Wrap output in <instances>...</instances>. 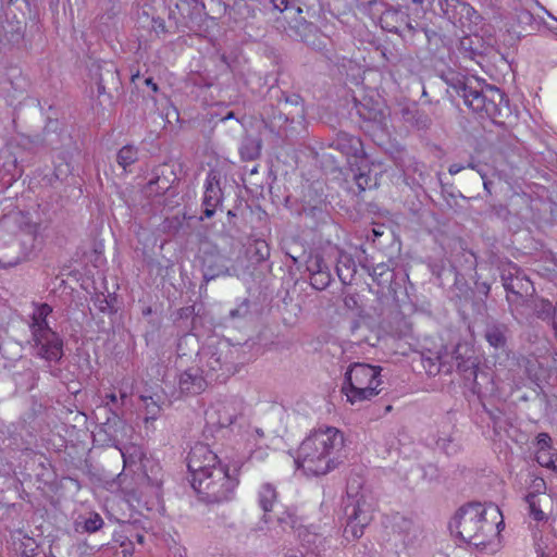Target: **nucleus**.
<instances>
[{"label": "nucleus", "instance_id": "f257e3e1", "mask_svg": "<svg viewBox=\"0 0 557 557\" xmlns=\"http://www.w3.org/2000/svg\"><path fill=\"white\" fill-rule=\"evenodd\" d=\"M343 447L344 435L339 430L319 428L301 442L295 462L308 474L324 475L342 462L338 453Z\"/></svg>", "mask_w": 557, "mask_h": 557}, {"label": "nucleus", "instance_id": "f03ea898", "mask_svg": "<svg viewBox=\"0 0 557 557\" xmlns=\"http://www.w3.org/2000/svg\"><path fill=\"white\" fill-rule=\"evenodd\" d=\"M503 524V516L496 505L484 507L480 503H470L458 510L450 527L457 529V534L465 542L480 547L490 543Z\"/></svg>", "mask_w": 557, "mask_h": 557}, {"label": "nucleus", "instance_id": "7ed1b4c3", "mask_svg": "<svg viewBox=\"0 0 557 557\" xmlns=\"http://www.w3.org/2000/svg\"><path fill=\"white\" fill-rule=\"evenodd\" d=\"M447 85L450 97L456 95L462 98L473 112L496 119L502 115L503 107L507 108V100L499 88L475 77H451L447 79Z\"/></svg>", "mask_w": 557, "mask_h": 557}, {"label": "nucleus", "instance_id": "20e7f679", "mask_svg": "<svg viewBox=\"0 0 557 557\" xmlns=\"http://www.w3.org/2000/svg\"><path fill=\"white\" fill-rule=\"evenodd\" d=\"M240 351L228 341L211 339L197 351V360L210 382L224 383L238 371Z\"/></svg>", "mask_w": 557, "mask_h": 557}, {"label": "nucleus", "instance_id": "39448f33", "mask_svg": "<svg viewBox=\"0 0 557 557\" xmlns=\"http://www.w3.org/2000/svg\"><path fill=\"white\" fill-rule=\"evenodd\" d=\"M381 368L368 363L355 362L345 373V382L342 392L351 404L370 400L382 391L380 387Z\"/></svg>", "mask_w": 557, "mask_h": 557}, {"label": "nucleus", "instance_id": "423d86ee", "mask_svg": "<svg viewBox=\"0 0 557 557\" xmlns=\"http://www.w3.org/2000/svg\"><path fill=\"white\" fill-rule=\"evenodd\" d=\"M191 486L203 502L221 503L231 498L236 480L230 476L225 467L219 466L193 476Z\"/></svg>", "mask_w": 557, "mask_h": 557}, {"label": "nucleus", "instance_id": "0eeeda50", "mask_svg": "<svg viewBox=\"0 0 557 557\" xmlns=\"http://www.w3.org/2000/svg\"><path fill=\"white\" fill-rule=\"evenodd\" d=\"M344 511L347 519L344 528V537L347 541L361 537L363 529L372 520L373 503L371 497L367 496L363 492L352 494V486H348Z\"/></svg>", "mask_w": 557, "mask_h": 557}, {"label": "nucleus", "instance_id": "6e6552de", "mask_svg": "<svg viewBox=\"0 0 557 557\" xmlns=\"http://www.w3.org/2000/svg\"><path fill=\"white\" fill-rule=\"evenodd\" d=\"M271 111L272 113H263V121L271 132L281 133L288 123H301L305 119V109L298 95L285 97Z\"/></svg>", "mask_w": 557, "mask_h": 557}, {"label": "nucleus", "instance_id": "1a4fd4ad", "mask_svg": "<svg viewBox=\"0 0 557 557\" xmlns=\"http://www.w3.org/2000/svg\"><path fill=\"white\" fill-rule=\"evenodd\" d=\"M442 14L456 27L471 32L483 17L478 10L463 0H438Z\"/></svg>", "mask_w": 557, "mask_h": 557}, {"label": "nucleus", "instance_id": "9d476101", "mask_svg": "<svg viewBox=\"0 0 557 557\" xmlns=\"http://www.w3.org/2000/svg\"><path fill=\"white\" fill-rule=\"evenodd\" d=\"M500 278L509 302L525 301L524 298L532 296L534 292L533 284L524 272L511 262L500 268Z\"/></svg>", "mask_w": 557, "mask_h": 557}, {"label": "nucleus", "instance_id": "9b49d317", "mask_svg": "<svg viewBox=\"0 0 557 557\" xmlns=\"http://www.w3.org/2000/svg\"><path fill=\"white\" fill-rule=\"evenodd\" d=\"M29 344L35 355L49 362H60L63 352V339L53 330L41 331L40 329L30 333Z\"/></svg>", "mask_w": 557, "mask_h": 557}, {"label": "nucleus", "instance_id": "f8f14e48", "mask_svg": "<svg viewBox=\"0 0 557 557\" xmlns=\"http://www.w3.org/2000/svg\"><path fill=\"white\" fill-rule=\"evenodd\" d=\"M382 28L387 32L399 34L407 38V34L414 35L419 32L420 23L413 22V16L397 3L396 7H389L384 10L380 17Z\"/></svg>", "mask_w": 557, "mask_h": 557}, {"label": "nucleus", "instance_id": "ddd939ff", "mask_svg": "<svg viewBox=\"0 0 557 557\" xmlns=\"http://www.w3.org/2000/svg\"><path fill=\"white\" fill-rule=\"evenodd\" d=\"M302 8L296 7V13L293 16H284L287 26L285 27L286 34L294 39L300 40L313 48H321V32L317 25L308 22L301 16Z\"/></svg>", "mask_w": 557, "mask_h": 557}, {"label": "nucleus", "instance_id": "4468645a", "mask_svg": "<svg viewBox=\"0 0 557 557\" xmlns=\"http://www.w3.org/2000/svg\"><path fill=\"white\" fill-rule=\"evenodd\" d=\"M449 359L455 360L457 371L463 379L472 383L473 392H480L481 384L478 381L479 360L473 348L468 344H458L453 355H449Z\"/></svg>", "mask_w": 557, "mask_h": 557}, {"label": "nucleus", "instance_id": "2eb2a0df", "mask_svg": "<svg viewBox=\"0 0 557 557\" xmlns=\"http://www.w3.org/2000/svg\"><path fill=\"white\" fill-rule=\"evenodd\" d=\"M219 466L221 465L218 456L206 444H196L188 454L187 467L191 478L196 474L206 473Z\"/></svg>", "mask_w": 557, "mask_h": 557}, {"label": "nucleus", "instance_id": "dca6fc26", "mask_svg": "<svg viewBox=\"0 0 557 557\" xmlns=\"http://www.w3.org/2000/svg\"><path fill=\"white\" fill-rule=\"evenodd\" d=\"M306 270L310 276V284L314 289L324 290L332 282L330 264L322 255L310 253L306 260Z\"/></svg>", "mask_w": 557, "mask_h": 557}, {"label": "nucleus", "instance_id": "f3484780", "mask_svg": "<svg viewBox=\"0 0 557 557\" xmlns=\"http://www.w3.org/2000/svg\"><path fill=\"white\" fill-rule=\"evenodd\" d=\"M223 193L220 185V175L216 171H209L205 185V195L202 199L203 218L210 219L214 215L216 209L222 205Z\"/></svg>", "mask_w": 557, "mask_h": 557}, {"label": "nucleus", "instance_id": "a211bd4d", "mask_svg": "<svg viewBox=\"0 0 557 557\" xmlns=\"http://www.w3.org/2000/svg\"><path fill=\"white\" fill-rule=\"evenodd\" d=\"M177 180L174 165L168 163L160 164L153 170V177L146 186V195L148 197L163 195Z\"/></svg>", "mask_w": 557, "mask_h": 557}, {"label": "nucleus", "instance_id": "6ab92c4d", "mask_svg": "<svg viewBox=\"0 0 557 557\" xmlns=\"http://www.w3.org/2000/svg\"><path fill=\"white\" fill-rule=\"evenodd\" d=\"M211 383L201 371V366H193L183 371L180 375L178 387L182 394L198 395Z\"/></svg>", "mask_w": 557, "mask_h": 557}, {"label": "nucleus", "instance_id": "aec40b11", "mask_svg": "<svg viewBox=\"0 0 557 557\" xmlns=\"http://www.w3.org/2000/svg\"><path fill=\"white\" fill-rule=\"evenodd\" d=\"M26 251L22 248L21 242L14 236L8 240H0V265L3 268L15 267L25 260Z\"/></svg>", "mask_w": 557, "mask_h": 557}, {"label": "nucleus", "instance_id": "412c9836", "mask_svg": "<svg viewBox=\"0 0 557 557\" xmlns=\"http://www.w3.org/2000/svg\"><path fill=\"white\" fill-rule=\"evenodd\" d=\"M98 95L107 94L108 89H116L120 84L119 71L112 62H103L97 65Z\"/></svg>", "mask_w": 557, "mask_h": 557}, {"label": "nucleus", "instance_id": "4be33fe9", "mask_svg": "<svg viewBox=\"0 0 557 557\" xmlns=\"http://www.w3.org/2000/svg\"><path fill=\"white\" fill-rule=\"evenodd\" d=\"M525 304L544 322L552 324L557 319V302L553 305L548 299L536 297L525 299Z\"/></svg>", "mask_w": 557, "mask_h": 557}, {"label": "nucleus", "instance_id": "5701e85b", "mask_svg": "<svg viewBox=\"0 0 557 557\" xmlns=\"http://www.w3.org/2000/svg\"><path fill=\"white\" fill-rule=\"evenodd\" d=\"M202 272L206 281H211L218 276L228 273L226 261L222 256L210 255L203 258Z\"/></svg>", "mask_w": 557, "mask_h": 557}, {"label": "nucleus", "instance_id": "b1692460", "mask_svg": "<svg viewBox=\"0 0 557 557\" xmlns=\"http://www.w3.org/2000/svg\"><path fill=\"white\" fill-rule=\"evenodd\" d=\"M24 38V27L20 22L7 21L0 24V42L8 46H17Z\"/></svg>", "mask_w": 557, "mask_h": 557}, {"label": "nucleus", "instance_id": "393cba45", "mask_svg": "<svg viewBox=\"0 0 557 557\" xmlns=\"http://www.w3.org/2000/svg\"><path fill=\"white\" fill-rule=\"evenodd\" d=\"M508 327L505 324H488L484 332L486 342L495 349H505L507 345Z\"/></svg>", "mask_w": 557, "mask_h": 557}, {"label": "nucleus", "instance_id": "a878e982", "mask_svg": "<svg viewBox=\"0 0 557 557\" xmlns=\"http://www.w3.org/2000/svg\"><path fill=\"white\" fill-rule=\"evenodd\" d=\"M423 367L431 375H436L440 372L450 373L453 366L449 361L448 354H436L434 357H423Z\"/></svg>", "mask_w": 557, "mask_h": 557}, {"label": "nucleus", "instance_id": "bb28decb", "mask_svg": "<svg viewBox=\"0 0 557 557\" xmlns=\"http://www.w3.org/2000/svg\"><path fill=\"white\" fill-rule=\"evenodd\" d=\"M262 140L259 136L246 135L243 138L239 153L244 161H252L259 158Z\"/></svg>", "mask_w": 557, "mask_h": 557}, {"label": "nucleus", "instance_id": "cd10ccee", "mask_svg": "<svg viewBox=\"0 0 557 557\" xmlns=\"http://www.w3.org/2000/svg\"><path fill=\"white\" fill-rule=\"evenodd\" d=\"M277 498V493L275 487L270 483H264L261 485L258 499L259 505L264 511L263 520L265 523L270 521V518L268 516V512H270L273 508V505L275 504Z\"/></svg>", "mask_w": 557, "mask_h": 557}, {"label": "nucleus", "instance_id": "c85d7f7f", "mask_svg": "<svg viewBox=\"0 0 557 557\" xmlns=\"http://www.w3.org/2000/svg\"><path fill=\"white\" fill-rule=\"evenodd\" d=\"M52 312L51 306L48 304H40L36 306V309L34 310L32 317H30V323H29V330L30 333H34V331L41 330H52L48 322L47 318Z\"/></svg>", "mask_w": 557, "mask_h": 557}, {"label": "nucleus", "instance_id": "c756f323", "mask_svg": "<svg viewBox=\"0 0 557 557\" xmlns=\"http://www.w3.org/2000/svg\"><path fill=\"white\" fill-rule=\"evenodd\" d=\"M356 272V264L354 259L347 255L341 252L337 259L336 273L343 284H348Z\"/></svg>", "mask_w": 557, "mask_h": 557}, {"label": "nucleus", "instance_id": "7c9ffc66", "mask_svg": "<svg viewBox=\"0 0 557 557\" xmlns=\"http://www.w3.org/2000/svg\"><path fill=\"white\" fill-rule=\"evenodd\" d=\"M434 0H398V4L413 16V22L424 17L425 13L431 10Z\"/></svg>", "mask_w": 557, "mask_h": 557}, {"label": "nucleus", "instance_id": "2f4dec72", "mask_svg": "<svg viewBox=\"0 0 557 557\" xmlns=\"http://www.w3.org/2000/svg\"><path fill=\"white\" fill-rule=\"evenodd\" d=\"M299 215L312 220L313 225H318L319 223L324 222L327 218L325 205L322 203L315 206L304 205L299 211Z\"/></svg>", "mask_w": 557, "mask_h": 557}, {"label": "nucleus", "instance_id": "473e14b6", "mask_svg": "<svg viewBox=\"0 0 557 557\" xmlns=\"http://www.w3.org/2000/svg\"><path fill=\"white\" fill-rule=\"evenodd\" d=\"M398 532L404 534L403 542L405 545H410L417 539L418 527L414 523L406 518H401L400 521L396 524Z\"/></svg>", "mask_w": 557, "mask_h": 557}, {"label": "nucleus", "instance_id": "72a5a7b5", "mask_svg": "<svg viewBox=\"0 0 557 557\" xmlns=\"http://www.w3.org/2000/svg\"><path fill=\"white\" fill-rule=\"evenodd\" d=\"M251 259L257 263L265 261L270 257V247L263 239H256L249 247Z\"/></svg>", "mask_w": 557, "mask_h": 557}, {"label": "nucleus", "instance_id": "f704fd0d", "mask_svg": "<svg viewBox=\"0 0 557 557\" xmlns=\"http://www.w3.org/2000/svg\"><path fill=\"white\" fill-rule=\"evenodd\" d=\"M138 159V151L133 146H124L122 147L117 154H116V161L119 165H121L124 170L135 163Z\"/></svg>", "mask_w": 557, "mask_h": 557}, {"label": "nucleus", "instance_id": "c9c22d12", "mask_svg": "<svg viewBox=\"0 0 557 557\" xmlns=\"http://www.w3.org/2000/svg\"><path fill=\"white\" fill-rule=\"evenodd\" d=\"M115 297L106 296L104 294H96L92 297L94 306L102 313H114L116 310L114 308Z\"/></svg>", "mask_w": 557, "mask_h": 557}, {"label": "nucleus", "instance_id": "e433bc0d", "mask_svg": "<svg viewBox=\"0 0 557 557\" xmlns=\"http://www.w3.org/2000/svg\"><path fill=\"white\" fill-rule=\"evenodd\" d=\"M535 459L542 467L557 471V455L553 454L552 449H537Z\"/></svg>", "mask_w": 557, "mask_h": 557}, {"label": "nucleus", "instance_id": "4c0bfd02", "mask_svg": "<svg viewBox=\"0 0 557 557\" xmlns=\"http://www.w3.org/2000/svg\"><path fill=\"white\" fill-rule=\"evenodd\" d=\"M370 275L379 284H385L392 280L391 270L387 264L379 263L372 267Z\"/></svg>", "mask_w": 557, "mask_h": 557}, {"label": "nucleus", "instance_id": "58836bf2", "mask_svg": "<svg viewBox=\"0 0 557 557\" xmlns=\"http://www.w3.org/2000/svg\"><path fill=\"white\" fill-rule=\"evenodd\" d=\"M537 495L535 493H529L525 495L524 500L529 505L530 516L536 521H543L546 519L545 513L541 510L537 502Z\"/></svg>", "mask_w": 557, "mask_h": 557}, {"label": "nucleus", "instance_id": "ea45409f", "mask_svg": "<svg viewBox=\"0 0 557 557\" xmlns=\"http://www.w3.org/2000/svg\"><path fill=\"white\" fill-rule=\"evenodd\" d=\"M419 30H421L424 35L429 50L432 53H435L440 49V46L443 44L442 36L435 30L426 29L421 26L419 27Z\"/></svg>", "mask_w": 557, "mask_h": 557}, {"label": "nucleus", "instance_id": "a19ab883", "mask_svg": "<svg viewBox=\"0 0 557 557\" xmlns=\"http://www.w3.org/2000/svg\"><path fill=\"white\" fill-rule=\"evenodd\" d=\"M218 412L220 414L219 419H218V423L221 428H227V426L232 425L236 420V414L231 413L226 406H222V408L219 409Z\"/></svg>", "mask_w": 557, "mask_h": 557}, {"label": "nucleus", "instance_id": "79ce46f5", "mask_svg": "<svg viewBox=\"0 0 557 557\" xmlns=\"http://www.w3.org/2000/svg\"><path fill=\"white\" fill-rule=\"evenodd\" d=\"M481 8L492 13L493 15H499L502 10L500 0H474Z\"/></svg>", "mask_w": 557, "mask_h": 557}, {"label": "nucleus", "instance_id": "37998d69", "mask_svg": "<svg viewBox=\"0 0 557 557\" xmlns=\"http://www.w3.org/2000/svg\"><path fill=\"white\" fill-rule=\"evenodd\" d=\"M432 120L431 117L423 111H418L416 113L414 119L411 123L412 126L417 127L418 129H426L431 126Z\"/></svg>", "mask_w": 557, "mask_h": 557}, {"label": "nucleus", "instance_id": "c03bdc74", "mask_svg": "<svg viewBox=\"0 0 557 557\" xmlns=\"http://www.w3.org/2000/svg\"><path fill=\"white\" fill-rule=\"evenodd\" d=\"M271 3L281 13L286 12L285 16H293L296 13V8L290 5L289 0H271Z\"/></svg>", "mask_w": 557, "mask_h": 557}, {"label": "nucleus", "instance_id": "a18cd8bd", "mask_svg": "<svg viewBox=\"0 0 557 557\" xmlns=\"http://www.w3.org/2000/svg\"><path fill=\"white\" fill-rule=\"evenodd\" d=\"M59 135L51 129L50 124L44 128L41 143L46 146H54L58 144Z\"/></svg>", "mask_w": 557, "mask_h": 557}, {"label": "nucleus", "instance_id": "49530a36", "mask_svg": "<svg viewBox=\"0 0 557 557\" xmlns=\"http://www.w3.org/2000/svg\"><path fill=\"white\" fill-rule=\"evenodd\" d=\"M103 525V520L99 515H95L94 517L88 518L85 521V530L89 533L96 532Z\"/></svg>", "mask_w": 557, "mask_h": 557}, {"label": "nucleus", "instance_id": "de8ad7c7", "mask_svg": "<svg viewBox=\"0 0 557 557\" xmlns=\"http://www.w3.org/2000/svg\"><path fill=\"white\" fill-rule=\"evenodd\" d=\"M355 182L358 186L359 191H364L367 188L371 186V176L368 173H358L355 174Z\"/></svg>", "mask_w": 557, "mask_h": 557}, {"label": "nucleus", "instance_id": "09e8293b", "mask_svg": "<svg viewBox=\"0 0 557 557\" xmlns=\"http://www.w3.org/2000/svg\"><path fill=\"white\" fill-rule=\"evenodd\" d=\"M537 449H552V438L547 433H540L536 436Z\"/></svg>", "mask_w": 557, "mask_h": 557}, {"label": "nucleus", "instance_id": "8fccbe9b", "mask_svg": "<svg viewBox=\"0 0 557 557\" xmlns=\"http://www.w3.org/2000/svg\"><path fill=\"white\" fill-rule=\"evenodd\" d=\"M196 338L193 334H187L181 337L178 344H177V351L180 355H185L184 352V345H189L191 343H195Z\"/></svg>", "mask_w": 557, "mask_h": 557}, {"label": "nucleus", "instance_id": "3c124183", "mask_svg": "<svg viewBox=\"0 0 557 557\" xmlns=\"http://www.w3.org/2000/svg\"><path fill=\"white\" fill-rule=\"evenodd\" d=\"M418 109H411V108H404L401 110V115L405 122L411 124L416 113H418Z\"/></svg>", "mask_w": 557, "mask_h": 557}, {"label": "nucleus", "instance_id": "603ef678", "mask_svg": "<svg viewBox=\"0 0 557 557\" xmlns=\"http://www.w3.org/2000/svg\"><path fill=\"white\" fill-rule=\"evenodd\" d=\"M153 29L157 34H165L166 28H165L164 21L161 18L153 20Z\"/></svg>", "mask_w": 557, "mask_h": 557}, {"label": "nucleus", "instance_id": "864d4df0", "mask_svg": "<svg viewBox=\"0 0 557 557\" xmlns=\"http://www.w3.org/2000/svg\"><path fill=\"white\" fill-rule=\"evenodd\" d=\"M463 169H466L465 165H461V164H458V163H454V164H450L449 168H448V172L449 174L451 175H456L458 174L460 171H462Z\"/></svg>", "mask_w": 557, "mask_h": 557}, {"label": "nucleus", "instance_id": "5fc2aeb1", "mask_svg": "<svg viewBox=\"0 0 557 557\" xmlns=\"http://www.w3.org/2000/svg\"><path fill=\"white\" fill-rule=\"evenodd\" d=\"M475 285H476V287H478V289H479L480 292H483L485 295H487V294H488V292H490V285H488L487 283H485V282L480 283V282H478V281H476V282H475Z\"/></svg>", "mask_w": 557, "mask_h": 557}, {"label": "nucleus", "instance_id": "6e6d98bb", "mask_svg": "<svg viewBox=\"0 0 557 557\" xmlns=\"http://www.w3.org/2000/svg\"><path fill=\"white\" fill-rule=\"evenodd\" d=\"M145 85L150 87L153 92H157L159 90L157 83H154L151 77L145 79Z\"/></svg>", "mask_w": 557, "mask_h": 557}, {"label": "nucleus", "instance_id": "4d7b16f0", "mask_svg": "<svg viewBox=\"0 0 557 557\" xmlns=\"http://www.w3.org/2000/svg\"><path fill=\"white\" fill-rule=\"evenodd\" d=\"M106 399H108V403H107V406L109 405V403L111 404H115L117 401V398H116V395L111 393V394H108L106 396Z\"/></svg>", "mask_w": 557, "mask_h": 557}, {"label": "nucleus", "instance_id": "13d9d810", "mask_svg": "<svg viewBox=\"0 0 557 557\" xmlns=\"http://www.w3.org/2000/svg\"><path fill=\"white\" fill-rule=\"evenodd\" d=\"M483 186H484V189L487 191V194L491 195L492 194V191H491L492 182L486 180L483 182Z\"/></svg>", "mask_w": 557, "mask_h": 557}, {"label": "nucleus", "instance_id": "bf43d9fd", "mask_svg": "<svg viewBox=\"0 0 557 557\" xmlns=\"http://www.w3.org/2000/svg\"><path fill=\"white\" fill-rule=\"evenodd\" d=\"M382 55L387 62L395 64L394 60L389 58L385 51H382Z\"/></svg>", "mask_w": 557, "mask_h": 557}, {"label": "nucleus", "instance_id": "052dcab7", "mask_svg": "<svg viewBox=\"0 0 557 557\" xmlns=\"http://www.w3.org/2000/svg\"><path fill=\"white\" fill-rule=\"evenodd\" d=\"M476 172L479 173L483 182L486 181V174L481 169H476Z\"/></svg>", "mask_w": 557, "mask_h": 557}, {"label": "nucleus", "instance_id": "680f3d73", "mask_svg": "<svg viewBox=\"0 0 557 557\" xmlns=\"http://www.w3.org/2000/svg\"><path fill=\"white\" fill-rule=\"evenodd\" d=\"M466 168H470V169H473V170H476L478 166L475 164H473L472 162L468 163L467 165H465Z\"/></svg>", "mask_w": 557, "mask_h": 557}, {"label": "nucleus", "instance_id": "e2e57ef3", "mask_svg": "<svg viewBox=\"0 0 557 557\" xmlns=\"http://www.w3.org/2000/svg\"><path fill=\"white\" fill-rule=\"evenodd\" d=\"M234 117V113L233 112H228L225 117H223V120H228V119H232Z\"/></svg>", "mask_w": 557, "mask_h": 557}, {"label": "nucleus", "instance_id": "0e129e2a", "mask_svg": "<svg viewBox=\"0 0 557 557\" xmlns=\"http://www.w3.org/2000/svg\"><path fill=\"white\" fill-rule=\"evenodd\" d=\"M468 41H470V39H469V38H465V39L461 41V46H462V47H466V44H467Z\"/></svg>", "mask_w": 557, "mask_h": 557}, {"label": "nucleus", "instance_id": "69168bd1", "mask_svg": "<svg viewBox=\"0 0 557 557\" xmlns=\"http://www.w3.org/2000/svg\"><path fill=\"white\" fill-rule=\"evenodd\" d=\"M289 519H290V527H294V523H295V519L293 516H289Z\"/></svg>", "mask_w": 557, "mask_h": 557}, {"label": "nucleus", "instance_id": "338daca9", "mask_svg": "<svg viewBox=\"0 0 557 557\" xmlns=\"http://www.w3.org/2000/svg\"><path fill=\"white\" fill-rule=\"evenodd\" d=\"M150 312H151L150 308H147L146 310H144V314H149Z\"/></svg>", "mask_w": 557, "mask_h": 557}, {"label": "nucleus", "instance_id": "774afa93", "mask_svg": "<svg viewBox=\"0 0 557 557\" xmlns=\"http://www.w3.org/2000/svg\"><path fill=\"white\" fill-rule=\"evenodd\" d=\"M277 521H278L280 523L285 522V520H284L283 518H281V517H278V518H277Z\"/></svg>", "mask_w": 557, "mask_h": 557}]
</instances>
